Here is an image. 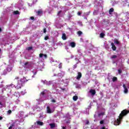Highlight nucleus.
Masks as SVG:
<instances>
[{"label": "nucleus", "instance_id": "f257e3e1", "mask_svg": "<svg viewBox=\"0 0 129 129\" xmlns=\"http://www.w3.org/2000/svg\"><path fill=\"white\" fill-rule=\"evenodd\" d=\"M127 114V112L125 110H123L118 116L119 118L117 119V120L115 121L114 123L115 125L119 124V123H120V120H119V119H122V117L124 116V115H126Z\"/></svg>", "mask_w": 129, "mask_h": 129}, {"label": "nucleus", "instance_id": "f03ea898", "mask_svg": "<svg viewBox=\"0 0 129 129\" xmlns=\"http://www.w3.org/2000/svg\"><path fill=\"white\" fill-rule=\"evenodd\" d=\"M24 79H26V78H23V79H21L19 81H18V83L17 84V85L16 86V88L17 89H19V88H21L23 85V82H26V81H28V80H24Z\"/></svg>", "mask_w": 129, "mask_h": 129}, {"label": "nucleus", "instance_id": "7ed1b4c3", "mask_svg": "<svg viewBox=\"0 0 129 129\" xmlns=\"http://www.w3.org/2000/svg\"><path fill=\"white\" fill-rule=\"evenodd\" d=\"M90 93H91L92 95H95V93H96V92L95 91V90L91 89L90 90Z\"/></svg>", "mask_w": 129, "mask_h": 129}, {"label": "nucleus", "instance_id": "20e7f679", "mask_svg": "<svg viewBox=\"0 0 129 129\" xmlns=\"http://www.w3.org/2000/svg\"><path fill=\"white\" fill-rule=\"evenodd\" d=\"M111 45L112 46V49L113 51H115L116 50V47H115V45H114V44L113 43H111Z\"/></svg>", "mask_w": 129, "mask_h": 129}, {"label": "nucleus", "instance_id": "39448f33", "mask_svg": "<svg viewBox=\"0 0 129 129\" xmlns=\"http://www.w3.org/2000/svg\"><path fill=\"white\" fill-rule=\"evenodd\" d=\"M29 64V62H26L24 63V66H23V67H24V68H29L30 67V65H28Z\"/></svg>", "mask_w": 129, "mask_h": 129}, {"label": "nucleus", "instance_id": "423d86ee", "mask_svg": "<svg viewBox=\"0 0 129 129\" xmlns=\"http://www.w3.org/2000/svg\"><path fill=\"white\" fill-rule=\"evenodd\" d=\"M81 76H82V75L81 74V73L79 72L78 73V75L77 77V79L78 80H79L80 78H81Z\"/></svg>", "mask_w": 129, "mask_h": 129}, {"label": "nucleus", "instance_id": "0eeeda50", "mask_svg": "<svg viewBox=\"0 0 129 129\" xmlns=\"http://www.w3.org/2000/svg\"><path fill=\"white\" fill-rule=\"evenodd\" d=\"M49 125L50 126V128H54L55 126H56V124L55 123H50Z\"/></svg>", "mask_w": 129, "mask_h": 129}, {"label": "nucleus", "instance_id": "6e6552de", "mask_svg": "<svg viewBox=\"0 0 129 129\" xmlns=\"http://www.w3.org/2000/svg\"><path fill=\"white\" fill-rule=\"evenodd\" d=\"M62 40H66L67 39V37H66V34L65 33L62 34Z\"/></svg>", "mask_w": 129, "mask_h": 129}, {"label": "nucleus", "instance_id": "1a4fd4ad", "mask_svg": "<svg viewBox=\"0 0 129 129\" xmlns=\"http://www.w3.org/2000/svg\"><path fill=\"white\" fill-rule=\"evenodd\" d=\"M47 113H51L52 111H51V109H50V107L47 106Z\"/></svg>", "mask_w": 129, "mask_h": 129}, {"label": "nucleus", "instance_id": "9d476101", "mask_svg": "<svg viewBox=\"0 0 129 129\" xmlns=\"http://www.w3.org/2000/svg\"><path fill=\"white\" fill-rule=\"evenodd\" d=\"M37 124H38L39 125H43V124H44V123H43V122H41L40 121H37Z\"/></svg>", "mask_w": 129, "mask_h": 129}, {"label": "nucleus", "instance_id": "9b49d317", "mask_svg": "<svg viewBox=\"0 0 129 129\" xmlns=\"http://www.w3.org/2000/svg\"><path fill=\"white\" fill-rule=\"evenodd\" d=\"M114 42L115 44H116V45H118L119 44V41H118V40L116 39L114 40Z\"/></svg>", "mask_w": 129, "mask_h": 129}, {"label": "nucleus", "instance_id": "f8f14e48", "mask_svg": "<svg viewBox=\"0 0 129 129\" xmlns=\"http://www.w3.org/2000/svg\"><path fill=\"white\" fill-rule=\"evenodd\" d=\"M73 100H74V101H76V100H77V99H78V97L77 96H74L73 97Z\"/></svg>", "mask_w": 129, "mask_h": 129}, {"label": "nucleus", "instance_id": "ddd939ff", "mask_svg": "<svg viewBox=\"0 0 129 129\" xmlns=\"http://www.w3.org/2000/svg\"><path fill=\"white\" fill-rule=\"evenodd\" d=\"M70 45L71 47H72V48H74V47H75V42H71Z\"/></svg>", "mask_w": 129, "mask_h": 129}, {"label": "nucleus", "instance_id": "4468645a", "mask_svg": "<svg viewBox=\"0 0 129 129\" xmlns=\"http://www.w3.org/2000/svg\"><path fill=\"white\" fill-rule=\"evenodd\" d=\"M37 14L38 16H40L43 14V12L41 11H38V12H37Z\"/></svg>", "mask_w": 129, "mask_h": 129}, {"label": "nucleus", "instance_id": "2eb2a0df", "mask_svg": "<svg viewBox=\"0 0 129 129\" xmlns=\"http://www.w3.org/2000/svg\"><path fill=\"white\" fill-rule=\"evenodd\" d=\"M104 36H105V34L103 33H101L100 34V38H104Z\"/></svg>", "mask_w": 129, "mask_h": 129}, {"label": "nucleus", "instance_id": "dca6fc26", "mask_svg": "<svg viewBox=\"0 0 129 129\" xmlns=\"http://www.w3.org/2000/svg\"><path fill=\"white\" fill-rule=\"evenodd\" d=\"M114 10L113 8H111L109 11V15H111V13H112V12H113Z\"/></svg>", "mask_w": 129, "mask_h": 129}, {"label": "nucleus", "instance_id": "f3484780", "mask_svg": "<svg viewBox=\"0 0 129 129\" xmlns=\"http://www.w3.org/2000/svg\"><path fill=\"white\" fill-rule=\"evenodd\" d=\"M13 126H15V123L12 124L11 126L9 127V129H12Z\"/></svg>", "mask_w": 129, "mask_h": 129}, {"label": "nucleus", "instance_id": "a211bd4d", "mask_svg": "<svg viewBox=\"0 0 129 129\" xmlns=\"http://www.w3.org/2000/svg\"><path fill=\"white\" fill-rule=\"evenodd\" d=\"M14 15H20V12L18 11H14Z\"/></svg>", "mask_w": 129, "mask_h": 129}, {"label": "nucleus", "instance_id": "6ab92c4d", "mask_svg": "<svg viewBox=\"0 0 129 129\" xmlns=\"http://www.w3.org/2000/svg\"><path fill=\"white\" fill-rule=\"evenodd\" d=\"M12 68L8 67L7 68V71H8V72H11V71H12Z\"/></svg>", "mask_w": 129, "mask_h": 129}, {"label": "nucleus", "instance_id": "aec40b11", "mask_svg": "<svg viewBox=\"0 0 129 129\" xmlns=\"http://www.w3.org/2000/svg\"><path fill=\"white\" fill-rule=\"evenodd\" d=\"M111 59H115L116 58H117V56H116V55H112L111 57Z\"/></svg>", "mask_w": 129, "mask_h": 129}, {"label": "nucleus", "instance_id": "412c9836", "mask_svg": "<svg viewBox=\"0 0 129 129\" xmlns=\"http://www.w3.org/2000/svg\"><path fill=\"white\" fill-rule=\"evenodd\" d=\"M117 80V78L116 77H113L112 79L113 82H114Z\"/></svg>", "mask_w": 129, "mask_h": 129}, {"label": "nucleus", "instance_id": "4be33fe9", "mask_svg": "<svg viewBox=\"0 0 129 129\" xmlns=\"http://www.w3.org/2000/svg\"><path fill=\"white\" fill-rule=\"evenodd\" d=\"M78 34L79 35V36H81V35H82V32L81 31H79L78 32Z\"/></svg>", "mask_w": 129, "mask_h": 129}, {"label": "nucleus", "instance_id": "5701e85b", "mask_svg": "<svg viewBox=\"0 0 129 129\" xmlns=\"http://www.w3.org/2000/svg\"><path fill=\"white\" fill-rule=\"evenodd\" d=\"M46 85H51V81L46 82Z\"/></svg>", "mask_w": 129, "mask_h": 129}, {"label": "nucleus", "instance_id": "b1692460", "mask_svg": "<svg viewBox=\"0 0 129 129\" xmlns=\"http://www.w3.org/2000/svg\"><path fill=\"white\" fill-rule=\"evenodd\" d=\"M124 93H127V92H128V90H127V88L124 89Z\"/></svg>", "mask_w": 129, "mask_h": 129}, {"label": "nucleus", "instance_id": "393cba45", "mask_svg": "<svg viewBox=\"0 0 129 129\" xmlns=\"http://www.w3.org/2000/svg\"><path fill=\"white\" fill-rule=\"evenodd\" d=\"M104 115V112H101L99 113L98 115L99 116H101V115Z\"/></svg>", "mask_w": 129, "mask_h": 129}, {"label": "nucleus", "instance_id": "a878e982", "mask_svg": "<svg viewBox=\"0 0 129 129\" xmlns=\"http://www.w3.org/2000/svg\"><path fill=\"white\" fill-rule=\"evenodd\" d=\"M100 124H103L104 123V120H102L100 121Z\"/></svg>", "mask_w": 129, "mask_h": 129}, {"label": "nucleus", "instance_id": "bb28decb", "mask_svg": "<svg viewBox=\"0 0 129 129\" xmlns=\"http://www.w3.org/2000/svg\"><path fill=\"white\" fill-rule=\"evenodd\" d=\"M76 87V88H81V86L80 85H77Z\"/></svg>", "mask_w": 129, "mask_h": 129}, {"label": "nucleus", "instance_id": "cd10ccee", "mask_svg": "<svg viewBox=\"0 0 129 129\" xmlns=\"http://www.w3.org/2000/svg\"><path fill=\"white\" fill-rule=\"evenodd\" d=\"M43 56H44V54H43V53H40L39 54L40 58H42V57H43Z\"/></svg>", "mask_w": 129, "mask_h": 129}, {"label": "nucleus", "instance_id": "c85d7f7f", "mask_svg": "<svg viewBox=\"0 0 129 129\" xmlns=\"http://www.w3.org/2000/svg\"><path fill=\"white\" fill-rule=\"evenodd\" d=\"M8 113L9 114H11V113H12V110H8Z\"/></svg>", "mask_w": 129, "mask_h": 129}, {"label": "nucleus", "instance_id": "c756f323", "mask_svg": "<svg viewBox=\"0 0 129 129\" xmlns=\"http://www.w3.org/2000/svg\"><path fill=\"white\" fill-rule=\"evenodd\" d=\"M118 74H121V71L120 70V69H119V70H118Z\"/></svg>", "mask_w": 129, "mask_h": 129}, {"label": "nucleus", "instance_id": "7c9ffc66", "mask_svg": "<svg viewBox=\"0 0 129 129\" xmlns=\"http://www.w3.org/2000/svg\"><path fill=\"white\" fill-rule=\"evenodd\" d=\"M62 13V11H59L58 13H57V16H59V15H60V14H61Z\"/></svg>", "mask_w": 129, "mask_h": 129}, {"label": "nucleus", "instance_id": "2f4dec72", "mask_svg": "<svg viewBox=\"0 0 129 129\" xmlns=\"http://www.w3.org/2000/svg\"><path fill=\"white\" fill-rule=\"evenodd\" d=\"M48 39H49V36H45L44 38V39L46 40H48Z\"/></svg>", "mask_w": 129, "mask_h": 129}, {"label": "nucleus", "instance_id": "473e14b6", "mask_svg": "<svg viewBox=\"0 0 129 129\" xmlns=\"http://www.w3.org/2000/svg\"><path fill=\"white\" fill-rule=\"evenodd\" d=\"M57 75H58V76H63V75L61 73H59Z\"/></svg>", "mask_w": 129, "mask_h": 129}, {"label": "nucleus", "instance_id": "72a5a7b5", "mask_svg": "<svg viewBox=\"0 0 129 129\" xmlns=\"http://www.w3.org/2000/svg\"><path fill=\"white\" fill-rule=\"evenodd\" d=\"M86 124H89V121L88 120H86Z\"/></svg>", "mask_w": 129, "mask_h": 129}, {"label": "nucleus", "instance_id": "f704fd0d", "mask_svg": "<svg viewBox=\"0 0 129 129\" xmlns=\"http://www.w3.org/2000/svg\"><path fill=\"white\" fill-rule=\"evenodd\" d=\"M123 87L124 89H126V87L125 86V85H124V84L123 85Z\"/></svg>", "mask_w": 129, "mask_h": 129}, {"label": "nucleus", "instance_id": "c9c22d12", "mask_svg": "<svg viewBox=\"0 0 129 129\" xmlns=\"http://www.w3.org/2000/svg\"><path fill=\"white\" fill-rule=\"evenodd\" d=\"M32 49H33V47H28V50H32Z\"/></svg>", "mask_w": 129, "mask_h": 129}, {"label": "nucleus", "instance_id": "e433bc0d", "mask_svg": "<svg viewBox=\"0 0 129 129\" xmlns=\"http://www.w3.org/2000/svg\"><path fill=\"white\" fill-rule=\"evenodd\" d=\"M41 94H42V95H45V92H41Z\"/></svg>", "mask_w": 129, "mask_h": 129}, {"label": "nucleus", "instance_id": "4c0bfd02", "mask_svg": "<svg viewBox=\"0 0 129 129\" xmlns=\"http://www.w3.org/2000/svg\"><path fill=\"white\" fill-rule=\"evenodd\" d=\"M30 19L31 20H35V18H34V17H31Z\"/></svg>", "mask_w": 129, "mask_h": 129}, {"label": "nucleus", "instance_id": "58836bf2", "mask_svg": "<svg viewBox=\"0 0 129 129\" xmlns=\"http://www.w3.org/2000/svg\"><path fill=\"white\" fill-rule=\"evenodd\" d=\"M42 82H43L44 83V84H46V80L42 81Z\"/></svg>", "mask_w": 129, "mask_h": 129}, {"label": "nucleus", "instance_id": "ea45409f", "mask_svg": "<svg viewBox=\"0 0 129 129\" xmlns=\"http://www.w3.org/2000/svg\"><path fill=\"white\" fill-rule=\"evenodd\" d=\"M78 16H81V13L80 12H78Z\"/></svg>", "mask_w": 129, "mask_h": 129}, {"label": "nucleus", "instance_id": "a19ab883", "mask_svg": "<svg viewBox=\"0 0 129 129\" xmlns=\"http://www.w3.org/2000/svg\"><path fill=\"white\" fill-rule=\"evenodd\" d=\"M3 74H4V75H6V74H7V71H4Z\"/></svg>", "mask_w": 129, "mask_h": 129}, {"label": "nucleus", "instance_id": "79ce46f5", "mask_svg": "<svg viewBox=\"0 0 129 129\" xmlns=\"http://www.w3.org/2000/svg\"><path fill=\"white\" fill-rule=\"evenodd\" d=\"M46 28H44L43 30V33H46Z\"/></svg>", "mask_w": 129, "mask_h": 129}, {"label": "nucleus", "instance_id": "37998d69", "mask_svg": "<svg viewBox=\"0 0 129 129\" xmlns=\"http://www.w3.org/2000/svg\"><path fill=\"white\" fill-rule=\"evenodd\" d=\"M52 102H56V101L54 99L52 100Z\"/></svg>", "mask_w": 129, "mask_h": 129}, {"label": "nucleus", "instance_id": "c03bdc74", "mask_svg": "<svg viewBox=\"0 0 129 129\" xmlns=\"http://www.w3.org/2000/svg\"><path fill=\"white\" fill-rule=\"evenodd\" d=\"M100 129H107V128H105V127L103 126L100 128Z\"/></svg>", "mask_w": 129, "mask_h": 129}, {"label": "nucleus", "instance_id": "a18cd8bd", "mask_svg": "<svg viewBox=\"0 0 129 129\" xmlns=\"http://www.w3.org/2000/svg\"><path fill=\"white\" fill-rule=\"evenodd\" d=\"M43 56L45 57V58H47V54H43Z\"/></svg>", "mask_w": 129, "mask_h": 129}, {"label": "nucleus", "instance_id": "49530a36", "mask_svg": "<svg viewBox=\"0 0 129 129\" xmlns=\"http://www.w3.org/2000/svg\"><path fill=\"white\" fill-rule=\"evenodd\" d=\"M2 119H3V117L2 116H0V120H2Z\"/></svg>", "mask_w": 129, "mask_h": 129}, {"label": "nucleus", "instance_id": "de8ad7c7", "mask_svg": "<svg viewBox=\"0 0 129 129\" xmlns=\"http://www.w3.org/2000/svg\"><path fill=\"white\" fill-rule=\"evenodd\" d=\"M62 129H66V127L65 126H62Z\"/></svg>", "mask_w": 129, "mask_h": 129}, {"label": "nucleus", "instance_id": "09e8293b", "mask_svg": "<svg viewBox=\"0 0 129 129\" xmlns=\"http://www.w3.org/2000/svg\"><path fill=\"white\" fill-rule=\"evenodd\" d=\"M74 67H75V68H76L77 67V64H75V65L74 66Z\"/></svg>", "mask_w": 129, "mask_h": 129}, {"label": "nucleus", "instance_id": "8fccbe9b", "mask_svg": "<svg viewBox=\"0 0 129 129\" xmlns=\"http://www.w3.org/2000/svg\"><path fill=\"white\" fill-rule=\"evenodd\" d=\"M89 13H90V12H88V13H87V14H86V16H88V15H89Z\"/></svg>", "mask_w": 129, "mask_h": 129}, {"label": "nucleus", "instance_id": "3c124183", "mask_svg": "<svg viewBox=\"0 0 129 129\" xmlns=\"http://www.w3.org/2000/svg\"><path fill=\"white\" fill-rule=\"evenodd\" d=\"M3 31V30L2 29V28H0V33L1 32H2Z\"/></svg>", "mask_w": 129, "mask_h": 129}, {"label": "nucleus", "instance_id": "603ef678", "mask_svg": "<svg viewBox=\"0 0 129 129\" xmlns=\"http://www.w3.org/2000/svg\"><path fill=\"white\" fill-rule=\"evenodd\" d=\"M0 105H3V104H2V102H0Z\"/></svg>", "mask_w": 129, "mask_h": 129}, {"label": "nucleus", "instance_id": "864d4df0", "mask_svg": "<svg viewBox=\"0 0 129 129\" xmlns=\"http://www.w3.org/2000/svg\"><path fill=\"white\" fill-rule=\"evenodd\" d=\"M36 74H37V72L34 73V75H36Z\"/></svg>", "mask_w": 129, "mask_h": 129}, {"label": "nucleus", "instance_id": "5fc2aeb1", "mask_svg": "<svg viewBox=\"0 0 129 129\" xmlns=\"http://www.w3.org/2000/svg\"><path fill=\"white\" fill-rule=\"evenodd\" d=\"M3 85H2L0 86V87H3Z\"/></svg>", "mask_w": 129, "mask_h": 129}, {"label": "nucleus", "instance_id": "6e6d98bb", "mask_svg": "<svg viewBox=\"0 0 129 129\" xmlns=\"http://www.w3.org/2000/svg\"><path fill=\"white\" fill-rule=\"evenodd\" d=\"M54 76H56V74H54Z\"/></svg>", "mask_w": 129, "mask_h": 129}, {"label": "nucleus", "instance_id": "4d7b16f0", "mask_svg": "<svg viewBox=\"0 0 129 129\" xmlns=\"http://www.w3.org/2000/svg\"><path fill=\"white\" fill-rule=\"evenodd\" d=\"M61 90H64V89L61 88Z\"/></svg>", "mask_w": 129, "mask_h": 129}, {"label": "nucleus", "instance_id": "13d9d810", "mask_svg": "<svg viewBox=\"0 0 129 129\" xmlns=\"http://www.w3.org/2000/svg\"><path fill=\"white\" fill-rule=\"evenodd\" d=\"M61 66H59V68H61Z\"/></svg>", "mask_w": 129, "mask_h": 129}, {"label": "nucleus", "instance_id": "bf43d9fd", "mask_svg": "<svg viewBox=\"0 0 129 129\" xmlns=\"http://www.w3.org/2000/svg\"><path fill=\"white\" fill-rule=\"evenodd\" d=\"M1 51H2V49H0V52H1Z\"/></svg>", "mask_w": 129, "mask_h": 129}, {"label": "nucleus", "instance_id": "052dcab7", "mask_svg": "<svg viewBox=\"0 0 129 129\" xmlns=\"http://www.w3.org/2000/svg\"><path fill=\"white\" fill-rule=\"evenodd\" d=\"M94 121H96V120H94Z\"/></svg>", "mask_w": 129, "mask_h": 129}]
</instances>
